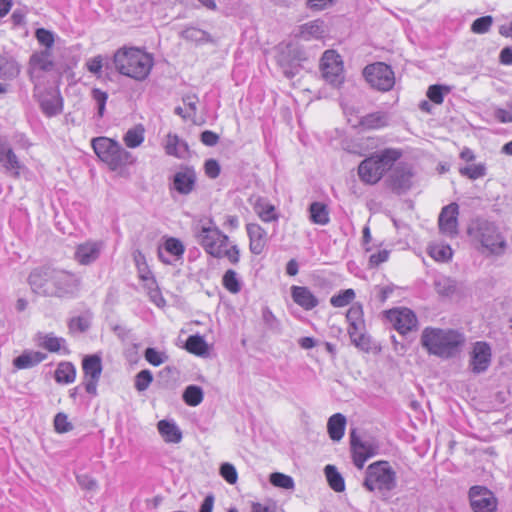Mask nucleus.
<instances>
[{"label": "nucleus", "mask_w": 512, "mask_h": 512, "mask_svg": "<svg viewBox=\"0 0 512 512\" xmlns=\"http://www.w3.org/2000/svg\"><path fill=\"white\" fill-rule=\"evenodd\" d=\"M36 39L42 45H44L49 50L54 44V36L53 34L44 28H39L35 33Z\"/></svg>", "instance_id": "obj_52"}, {"label": "nucleus", "mask_w": 512, "mask_h": 512, "mask_svg": "<svg viewBox=\"0 0 512 512\" xmlns=\"http://www.w3.org/2000/svg\"><path fill=\"white\" fill-rule=\"evenodd\" d=\"M299 36L304 40L320 39L324 37L323 23L311 21L300 27Z\"/></svg>", "instance_id": "obj_34"}, {"label": "nucleus", "mask_w": 512, "mask_h": 512, "mask_svg": "<svg viewBox=\"0 0 512 512\" xmlns=\"http://www.w3.org/2000/svg\"><path fill=\"white\" fill-rule=\"evenodd\" d=\"M91 97L97 106V116L99 119L103 118L105 114L106 103L108 101V93L100 88H93L91 90Z\"/></svg>", "instance_id": "obj_44"}, {"label": "nucleus", "mask_w": 512, "mask_h": 512, "mask_svg": "<svg viewBox=\"0 0 512 512\" xmlns=\"http://www.w3.org/2000/svg\"><path fill=\"white\" fill-rule=\"evenodd\" d=\"M388 125V117L384 112H373L363 116L358 127L362 131L380 130Z\"/></svg>", "instance_id": "obj_23"}, {"label": "nucleus", "mask_w": 512, "mask_h": 512, "mask_svg": "<svg viewBox=\"0 0 512 512\" xmlns=\"http://www.w3.org/2000/svg\"><path fill=\"white\" fill-rule=\"evenodd\" d=\"M325 473L330 487L336 492H342L345 489V483L342 476L336 471V469L327 465L325 467Z\"/></svg>", "instance_id": "obj_43"}, {"label": "nucleus", "mask_w": 512, "mask_h": 512, "mask_svg": "<svg viewBox=\"0 0 512 512\" xmlns=\"http://www.w3.org/2000/svg\"><path fill=\"white\" fill-rule=\"evenodd\" d=\"M144 357H145V360L149 364H151L155 367L162 365L167 359V357L164 353L159 352L155 348H151V347H149L145 350Z\"/></svg>", "instance_id": "obj_49"}, {"label": "nucleus", "mask_w": 512, "mask_h": 512, "mask_svg": "<svg viewBox=\"0 0 512 512\" xmlns=\"http://www.w3.org/2000/svg\"><path fill=\"white\" fill-rule=\"evenodd\" d=\"M320 69L327 81L336 82L343 72L341 56L335 50L325 51L321 58Z\"/></svg>", "instance_id": "obj_13"}, {"label": "nucleus", "mask_w": 512, "mask_h": 512, "mask_svg": "<svg viewBox=\"0 0 512 512\" xmlns=\"http://www.w3.org/2000/svg\"><path fill=\"white\" fill-rule=\"evenodd\" d=\"M201 141L206 146H214L219 141V136L210 130H206L201 134Z\"/></svg>", "instance_id": "obj_57"}, {"label": "nucleus", "mask_w": 512, "mask_h": 512, "mask_svg": "<svg viewBox=\"0 0 512 512\" xmlns=\"http://www.w3.org/2000/svg\"><path fill=\"white\" fill-rule=\"evenodd\" d=\"M480 486H472L469 490L470 505L474 512H480Z\"/></svg>", "instance_id": "obj_55"}, {"label": "nucleus", "mask_w": 512, "mask_h": 512, "mask_svg": "<svg viewBox=\"0 0 512 512\" xmlns=\"http://www.w3.org/2000/svg\"><path fill=\"white\" fill-rule=\"evenodd\" d=\"M157 427L159 433L166 442L176 444L181 441L182 433L175 424L167 420H160Z\"/></svg>", "instance_id": "obj_29"}, {"label": "nucleus", "mask_w": 512, "mask_h": 512, "mask_svg": "<svg viewBox=\"0 0 512 512\" xmlns=\"http://www.w3.org/2000/svg\"><path fill=\"white\" fill-rule=\"evenodd\" d=\"M0 163L8 170L19 172L21 165L11 147L1 145L0 147Z\"/></svg>", "instance_id": "obj_35"}, {"label": "nucleus", "mask_w": 512, "mask_h": 512, "mask_svg": "<svg viewBox=\"0 0 512 512\" xmlns=\"http://www.w3.org/2000/svg\"><path fill=\"white\" fill-rule=\"evenodd\" d=\"M379 445L374 439H364L355 430L350 433V452L353 464L363 469L366 461L378 454Z\"/></svg>", "instance_id": "obj_8"}, {"label": "nucleus", "mask_w": 512, "mask_h": 512, "mask_svg": "<svg viewBox=\"0 0 512 512\" xmlns=\"http://www.w3.org/2000/svg\"><path fill=\"white\" fill-rule=\"evenodd\" d=\"M39 101L41 110L47 117L56 116L63 110V98L58 92H47Z\"/></svg>", "instance_id": "obj_19"}, {"label": "nucleus", "mask_w": 512, "mask_h": 512, "mask_svg": "<svg viewBox=\"0 0 512 512\" xmlns=\"http://www.w3.org/2000/svg\"><path fill=\"white\" fill-rule=\"evenodd\" d=\"M115 70L125 77L137 82L146 81L153 70L155 60L153 54L144 48L136 46H122L118 48L112 58Z\"/></svg>", "instance_id": "obj_1"}, {"label": "nucleus", "mask_w": 512, "mask_h": 512, "mask_svg": "<svg viewBox=\"0 0 512 512\" xmlns=\"http://www.w3.org/2000/svg\"><path fill=\"white\" fill-rule=\"evenodd\" d=\"M387 320L392 324L395 330L401 335H405L418 326V320L415 313L405 307L393 308L385 312Z\"/></svg>", "instance_id": "obj_10"}, {"label": "nucleus", "mask_w": 512, "mask_h": 512, "mask_svg": "<svg viewBox=\"0 0 512 512\" xmlns=\"http://www.w3.org/2000/svg\"><path fill=\"white\" fill-rule=\"evenodd\" d=\"M251 512H275L274 508L259 502H253L251 505Z\"/></svg>", "instance_id": "obj_64"}, {"label": "nucleus", "mask_w": 512, "mask_h": 512, "mask_svg": "<svg viewBox=\"0 0 512 512\" xmlns=\"http://www.w3.org/2000/svg\"><path fill=\"white\" fill-rule=\"evenodd\" d=\"M100 254V245L96 242L79 244L75 251V260L81 265H89L94 262Z\"/></svg>", "instance_id": "obj_21"}, {"label": "nucleus", "mask_w": 512, "mask_h": 512, "mask_svg": "<svg viewBox=\"0 0 512 512\" xmlns=\"http://www.w3.org/2000/svg\"><path fill=\"white\" fill-rule=\"evenodd\" d=\"M253 209L264 222H272L278 219L275 206L264 198H257L253 204Z\"/></svg>", "instance_id": "obj_27"}, {"label": "nucleus", "mask_w": 512, "mask_h": 512, "mask_svg": "<svg viewBox=\"0 0 512 512\" xmlns=\"http://www.w3.org/2000/svg\"><path fill=\"white\" fill-rule=\"evenodd\" d=\"M145 132V127L142 124L129 128L123 136L125 146L130 149L141 146L145 140Z\"/></svg>", "instance_id": "obj_28"}, {"label": "nucleus", "mask_w": 512, "mask_h": 512, "mask_svg": "<svg viewBox=\"0 0 512 512\" xmlns=\"http://www.w3.org/2000/svg\"><path fill=\"white\" fill-rule=\"evenodd\" d=\"M365 329H348L349 337L352 343L361 350L370 349V338L365 334Z\"/></svg>", "instance_id": "obj_41"}, {"label": "nucleus", "mask_w": 512, "mask_h": 512, "mask_svg": "<svg viewBox=\"0 0 512 512\" xmlns=\"http://www.w3.org/2000/svg\"><path fill=\"white\" fill-rule=\"evenodd\" d=\"M246 232L249 238V250L254 255L262 254L268 243L267 231L258 223H248Z\"/></svg>", "instance_id": "obj_14"}, {"label": "nucleus", "mask_w": 512, "mask_h": 512, "mask_svg": "<svg viewBox=\"0 0 512 512\" xmlns=\"http://www.w3.org/2000/svg\"><path fill=\"white\" fill-rule=\"evenodd\" d=\"M310 220L317 225H327L330 222L329 209L322 202H313L309 207Z\"/></svg>", "instance_id": "obj_32"}, {"label": "nucleus", "mask_w": 512, "mask_h": 512, "mask_svg": "<svg viewBox=\"0 0 512 512\" xmlns=\"http://www.w3.org/2000/svg\"><path fill=\"white\" fill-rule=\"evenodd\" d=\"M185 349L197 356H203L208 353V345L200 335L189 336L185 342Z\"/></svg>", "instance_id": "obj_36"}, {"label": "nucleus", "mask_w": 512, "mask_h": 512, "mask_svg": "<svg viewBox=\"0 0 512 512\" xmlns=\"http://www.w3.org/2000/svg\"><path fill=\"white\" fill-rule=\"evenodd\" d=\"M495 117L501 122V123H508L512 122V114L504 109H498L495 112Z\"/></svg>", "instance_id": "obj_63"}, {"label": "nucleus", "mask_w": 512, "mask_h": 512, "mask_svg": "<svg viewBox=\"0 0 512 512\" xmlns=\"http://www.w3.org/2000/svg\"><path fill=\"white\" fill-rule=\"evenodd\" d=\"M91 146L98 158L112 171L121 172L135 162L133 155L111 138L104 136L93 138Z\"/></svg>", "instance_id": "obj_5"}, {"label": "nucleus", "mask_w": 512, "mask_h": 512, "mask_svg": "<svg viewBox=\"0 0 512 512\" xmlns=\"http://www.w3.org/2000/svg\"><path fill=\"white\" fill-rule=\"evenodd\" d=\"M39 346L50 353L69 355L70 349L66 345V340L53 334L39 335Z\"/></svg>", "instance_id": "obj_20"}, {"label": "nucleus", "mask_w": 512, "mask_h": 512, "mask_svg": "<svg viewBox=\"0 0 512 512\" xmlns=\"http://www.w3.org/2000/svg\"><path fill=\"white\" fill-rule=\"evenodd\" d=\"M54 427L58 433H66L72 430V424L64 413H58L54 418Z\"/></svg>", "instance_id": "obj_51"}, {"label": "nucleus", "mask_w": 512, "mask_h": 512, "mask_svg": "<svg viewBox=\"0 0 512 512\" xmlns=\"http://www.w3.org/2000/svg\"><path fill=\"white\" fill-rule=\"evenodd\" d=\"M86 68L89 72L100 76L103 68V57L101 55L90 58L86 62Z\"/></svg>", "instance_id": "obj_53"}, {"label": "nucleus", "mask_w": 512, "mask_h": 512, "mask_svg": "<svg viewBox=\"0 0 512 512\" xmlns=\"http://www.w3.org/2000/svg\"><path fill=\"white\" fill-rule=\"evenodd\" d=\"M290 290L294 303L304 310H312L319 303L317 297L308 287L293 285Z\"/></svg>", "instance_id": "obj_17"}, {"label": "nucleus", "mask_w": 512, "mask_h": 512, "mask_svg": "<svg viewBox=\"0 0 512 512\" xmlns=\"http://www.w3.org/2000/svg\"><path fill=\"white\" fill-rule=\"evenodd\" d=\"M334 0H307V6L313 10H323L333 3Z\"/></svg>", "instance_id": "obj_60"}, {"label": "nucleus", "mask_w": 512, "mask_h": 512, "mask_svg": "<svg viewBox=\"0 0 512 512\" xmlns=\"http://www.w3.org/2000/svg\"><path fill=\"white\" fill-rule=\"evenodd\" d=\"M47 358L46 354L39 351H25L20 356L13 360V365L16 369L32 368Z\"/></svg>", "instance_id": "obj_24"}, {"label": "nucleus", "mask_w": 512, "mask_h": 512, "mask_svg": "<svg viewBox=\"0 0 512 512\" xmlns=\"http://www.w3.org/2000/svg\"><path fill=\"white\" fill-rule=\"evenodd\" d=\"M220 475L229 484H235L238 479V474L235 467L230 463H224L220 467Z\"/></svg>", "instance_id": "obj_50"}, {"label": "nucleus", "mask_w": 512, "mask_h": 512, "mask_svg": "<svg viewBox=\"0 0 512 512\" xmlns=\"http://www.w3.org/2000/svg\"><path fill=\"white\" fill-rule=\"evenodd\" d=\"M205 174L212 179H215L220 174V165L215 159H209L204 164Z\"/></svg>", "instance_id": "obj_54"}, {"label": "nucleus", "mask_w": 512, "mask_h": 512, "mask_svg": "<svg viewBox=\"0 0 512 512\" xmlns=\"http://www.w3.org/2000/svg\"><path fill=\"white\" fill-rule=\"evenodd\" d=\"M153 381L151 371L144 369L138 372L135 376L134 386L138 392L145 391Z\"/></svg>", "instance_id": "obj_46"}, {"label": "nucleus", "mask_w": 512, "mask_h": 512, "mask_svg": "<svg viewBox=\"0 0 512 512\" xmlns=\"http://www.w3.org/2000/svg\"><path fill=\"white\" fill-rule=\"evenodd\" d=\"M388 257H389L388 251H386V250L378 251L370 256L369 265L371 267L379 266L380 264L387 261Z\"/></svg>", "instance_id": "obj_56"}, {"label": "nucleus", "mask_w": 512, "mask_h": 512, "mask_svg": "<svg viewBox=\"0 0 512 512\" xmlns=\"http://www.w3.org/2000/svg\"><path fill=\"white\" fill-rule=\"evenodd\" d=\"M459 206L457 203H450L441 209L438 217V228L441 234L448 237H455L458 234Z\"/></svg>", "instance_id": "obj_11"}, {"label": "nucleus", "mask_w": 512, "mask_h": 512, "mask_svg": "<svg viewBox=\"0 0 512 512\" xmlns=\"http://www.w3.org/2000/svg\"><path fill=\"white\" fill-rule=\"evenodd\" d=\"M164 250L172 256L182 257L185 252L183 243L174 237H168L164 241Z\"/></svg>", "instance_id": "obj_45"}, {"label": "nucleus", "mask_w": 512, "mask_h": 512, "mask_svg": "<svg viewBox=\"0 0 512 512\" xmlns=\"http://www.w3.org/2000/svg\"><path fill=\"white\" fill-rule=\"evenodd\" d=\"M140 278L144 282V287L147 289L151 301L158 307H164L166 301L162 296V293L151 271L147 270L145 272H141Z\"/></svg>", "instance_id": "obj_22"}, {"label": "nucleus", "mask_w": 512, "mask_h": 512, "mask_svg": "<svg viewBox=\"0 0 512 512\" xmlns=\"http://www.w3.org/2000/svg\"><path fill=\"white\" fill-rule=\"evenodd\" d=\"M223 288L230 294L236 295L242 289L239 274L234 269H227L221 279Z\"/></svg>", "instance_id": "obj_33"}, {"label": "nucleus", "mask_w": 512, "mask_h": 512, "mask_svg": "<svg viewBox=\"0 0 512 512\" xmlns=\"http://www.w3.org/2000/svg\"><path fill=\"white\" fill-rule=\"evenodd\" d=\"M196 173L191 167H183L174 176L173 185L180 194H189L194 189Z\"/></svg>", "instance_id": "obj_18"}, {"label": "nucleus", "mask_w": 512, "mask_h": 512, "mask_svg": "<svg viewBox=\"0 0 512 512\" xmlns=\"http://www.w3.org/2000/svg\"><path fill=\"white\" fill-rule=\"evenodd\" d=\"M214 506V497L212 495H208L205 497L204 501L200 506L199 512H212Z\"/></svg>", "instance_id": "obj_62"}, {"label": "nucleus", "mask_w": 512, "mask_h": 512, "mask_svg": "<svg viewBox=\"0 0 512 512\" xmlns=\"http://www.w3.org/2000/svg\"><path fill=\"white\" fill-rule=\"evenodd\" d=\"M427 253L436 262H448L453 256V250L448 244L435 242L428 246Z\"/></svg>", "instance_id": "obj_31"}, {"label": "nucleus", "mask_w": 512, "mask_h": 512, "mask_svg": "<svg viewBox=\"0 0 512 512\" xmlns=\"http://www.w3.org/2000/svg\"><path fill=\"white\" fill-rule=\"evenodd\" d=\"M460 174L468 177L469 179L475 180L480 177V167L479 166H465L460 168Z\"/></svg>", "instance_id": "obj_59"}, {"label": "nucleus", "mask_w": 512, "mask_h": 512, "mask_svg": "<svg viewBox=\"0 0 512 512\" xmlns=\"http://www.w3.org/2000/svg\"><path fill=\"white\" fill-rule=\"evenodd\" d=\"M482 245L492 254H501L506 249V242L500 234L487 236L485 240H482Z\"/></svg>", "instance_id": "obj_39"}, {"label": "nucleus", "mask_w": 512, "mask_h": 512, "mask_svg": "<svg viewBox=\"0 0 512 512\" xmlns=\"http://www.w3.org/2000/svg\"><path fill=\"white\" fill-rule=\"evenodd\" d=\"M499 61L503 65H512V48L505 47L501 50Z\"/></svg>", "instance_id": "obj_61"}, {"label": "nucleus", "mask_w": 512, "mask_h": 512, "mask_svg": "<svg viewBox=\"0 0 512 512\" xmlns=\"http://www.w3.org/2000/svg\"><path fill=\"white\" fill-rule=\"evenodd\" d=\"M76 376V367L69 361L59 362L54 372V379L58 384H71L76 380Z\"/></svg>", "instance_id": "obj_25"}, {"label": "nucleus", "mask_w": 512, "mask_h": 512, "mask_svg": "<svg viewBox=\"0 0 512 512\" xmlns=\"http://www.w3.org/2000/svg\"><path fill=\"white\" fill-rule=\"evenodd\" d=\"M165 152L167 155L184 158L189 153V147L176 134L169 133L166 137Z\"/></svg>", "instance_id": "obj_26"}, {"label": "nucleus", "mask_w": 512, "mask_h": 512, "mask_svg": "<svg viewBox=\"0 0 512 512\" xmlns=\"http://www.w3.org/2000/svg\"><path fill=\"white\" fill-rule=\"evenodd\" d=\"M413 175V170L409 165L403 164L397 166L388 179L390 188L397 193L409 189Z\"/></svg>", "instance_id": "obj_15"}, {"label": "nucleus", "mask_w": 512, "mask_h": 512, "mask_svg": "<svg viewBox=\"0 0 512 512\" xmlns=\"http://www.w3.org/2000/svg\"><path fill=\"white\" fill-rule=\"evenodd\" d=\"M182 397H183V401L188 406L195 407V406H198L203 401V398H204L203 390L199 386L189 385L185 388Z\"/></svg>", "instance_id": "obj_38"}, {"label": "nucleus", "mask_w": 512, "mask_h": 512, "mask_svg": "<svg viewBox=\"0 0 512 512\" xmlns=\"http://www.w3.org/2000/svg\"><path fill=\"white\" fill-rule=\"evenodd\" d=\"M356 297L355 291L351 288L340 291L333 295L330 304L335 308H342L349 305Z\"/></svg>", "instance_id": "obj_42"}, {"label": "nucleus", "mask_w": 512, "mask_h": 512, "mask_svg": "<svg viewBox=\"0 0 512 512\" xmlns=\"http://www.w3.org/2000/svg\"><path fill=\"white\" fill-rule=\"evenodd\" d=\"M83 386L92 397L97 396V387L102 375L103 366L99 355H87L82 360Z\"/></svg>", "instance_id": "obj_9"}, {"label": "nucleus", "mask_w": 512, "mask_h": 512, "mask_svg": "<svg viewBox=\"0 0 512 512\" xmlns=\"http://www.w3.org/2000/svg\"><path fill=\"white\" fill-rule=\"evenodd\" d=\"M199 243L206 253L217 259H226L232 265L240 262L241 251L229 237L217 228L203 227L199 235Z\"/></svg>", "instance_id": "obj_4"}, {"label": "nucleus", "mask_w": 512, "mask_h": 512, "mask_svg": "<svg viewBox=\"0 0 512 512\" xmlns=\"http://www.w3.org/2000/svg\"><path fill=\"white\" fill-rule=\"evenodd\" d=\"M465 339L453 329L426 327L421 334V345L431 355L451 358L456 355Z\"/></svg>", "instance_id": "obj_2"}, {"label": "nucleus", "mask_w": 512, "mask_h": 512, "mask_svg": "<svg viewBox=\"0 0 512 512\" xmlns=\"http://www.w3.org/2000/svg\"><path fill=\"white\" fill-rule=\"evenodd\" d=\"M498 501L494 494L482 487V512H496Z\"/></svg>", "instance_id": "obj_48"}, {"label": "nucleus", "mask_w": 512, "mask_h": 512, "mask_svg": "<svg viewBox=\"0 0 512 512\" xmlns=\"http://www.w3.org/2000/svg\"><path fill=\"white\" fill-rule=\"evenodd\" d=\"M270 483L275 487L284 489H292L294 487L293 479L280 472H274L270 475Z\"/></svg>", "instance_id": "obj_47"}, {"label": "nucleus", "mask_w": 512, "mask_h": 512, "mask_svg": "<svg viewBox=\"0 0 512 512\" xmlns=\"http://www.w3.org/2000/svg\"><path fill=\"white\" fill-rule=\"evenodd\" d=\"M79 485L85 490H93L97 487L96 480L92 479L88 475L77 476Z\"/></svg>", "instance_id": "obj_58"}, {"label": "nucleus", "mask_w": 512, "mask_h": 512, "mask_svg": "<svg viewBox=\"0 0 512 512\" xmlns=\"http://www.w3.org/2000/svg\"><path fill=\"white\" fill-rule=\"evenodd\" d=\"M363 486L369 491H391L396 487V472L388 461L371 463L366 469Z\"/></svg>", "instance_id": "obj_6"}, {"label": "nucleus", "mask_w": 512, "mask_h": 512, "mask_svg": "<svg viewBox=\"0 0 512 512\" xmlns=\"http://www.w3.org/2000/svg\"><path fill=\"white\" fill-rule=\"evenodd\" d=\"M345 426L346 419L342 414L337 413L332 415L329 418L327 424V429L330 438L334 441H339L340 439H342V437L344 436Z\"/></svg>", "instance_id": "obj_30"}, {"label": "nucleus", "mask_w": 512, "mask_h": 512, "mask_svg": "<svg viewBox=\"0 0 512 512\" xmlns=\"http://www.w3.org/2000/svg\"><path fill=\"white\" fill-rule=\"evenodd\" d=\"M55 64L50 50L34 52L28 62V75L33 81L40 78L42 73L53 70Z\"/></svg>", "instance_id": "obj_12"}, {"label": "nucleus", "mask_w": 512, "mask_h": 512, "mask_svg": "<svg viewBox=\"0 0 512 512\" xmlns=\"http://www.w3.org/2000/svg\"><path fill=\"white\" fill-rule=\"evenodd\" d=\"M451 91L450 87L440 84H434L428 87L427 97L436 105H441L444 102V96L449 94Z\"/></svg>", "instance_id": "obj_40"}, {"label": "nucleus", "mask_w": 512, "mask_h": 512, "mask_svg": "<svg viewBox=\"0 0 512 512\" xmlns=\"http://www.w3.org/2000/svg\"><path fill=\"white\" fill-rule=\"evenodd\" d=\"M402 156L400 148L392 147L371 154L358 165L359 179L367 185L377 184Z\"/></svg>", "instance_id": "obj_3"}, {"label": "nucleus", "mask_w": 512, "mask_h": 512, "mask_svg": "<svg viewBox=\"0 0 512 512\" xmlns=\"http://www.w3.org/2000/svg\"><path fill=\"white\" fill-rule=\"evenodd\" d=\"M363 76L369 85L379 91H390L395 85V75L392 68L384 62L367 65Z\"/></svg>", "instance_id": "obj_7"}, {"label": "nucleus", "mask_w": 512, "mask_h": 512, "mask_svg": "<svg viewBox=\"0 0 512 512\" xmlns=\"http://www.w3.org/2000/svg\"><path fill=\"white\" fill-rule=\"evenodd\" d=\"M346 318L349 323L348 329H365V321L361 305H352L347 311Z\"/></svg>", "instance_id": "obj_37"}, {"label": "nucleus", "mask_w": 512, "mask_h": 512, "mask_svg": "<svg viewBox=\"0 0 512 512\" xmlns=\"http://www.w3.org/2000/svg\"><path fill=\"white\" fill-rule=\"evenodd\" d=\"M80 283V280L76 278L72 273L63 272V275L56 278L54 281V294L60 298L74 297L79 290Z\"/></svg>", "instance_id": "obj_16"}]
</instances>
